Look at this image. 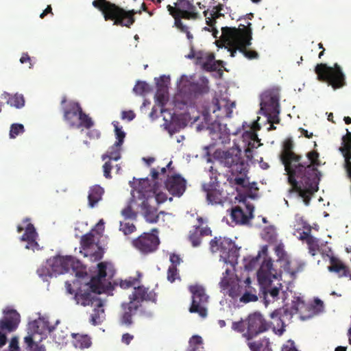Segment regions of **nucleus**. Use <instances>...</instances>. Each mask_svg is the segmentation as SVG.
<instances>
[{
	"instance_id": "1",
	"label": "nucleus",
	"mask_w": 351,
	"mask_h": 351,
	"mask_svg": "<svg viewBox=\"0 0 351 351\" xmlns=\"http://www.w3.org/2000/svg\"><path fill=\"white\" fill-rule=\"evenodd\" d=\"M294 143L291 138L283 143L280 158L288 175L291 186L290 192H297L304 204H309L311 195L318 191L321 173L318 167L321 165L319 154L316 150L308 152L304 158L293 152Z\"/></svg>"
},
{
	"instance_id": "2",
	"label": "nucleus",
	"mask_w": 351,
	"mask_h": 351,
	"mask_svg": "<svg viewBox=\"0 0 351 351\" xmlns=\"http://www.w3.org/2000/svg\"><path fill=\"white\" fill-rule=\"evenodd\" d=\"M251 25V23H248L247 26L241 24L238 28L228 27L221 28V37L230 46L228 51L230 52L231 57H234L237 51L239 50L250 60L258 58V53L256 51L247 49V47L251 45L252 38Z\"/></svg>"
},
{
	"instance_id": "3",
	"label": "nucleus",
	"mask_w": 351,
	"mask_h": 351,
	"mask_svg": "<svg viewBox=\"0 0 351 351\" xmlns=\"http://www.w3.org/2000/svg\"><path fill=\"white\" fill-rule=\"evenodd\" d=\"M93 5L101 12L106 21H112L114 25L130 28L135 23L134 10H126L108 0H94Z\"/></svg>"
},
{
	"instance_id": "4",
	"label": "nucleus",
	"mask_w": 351,
	"mask_h": 351,
	"mask_svg": "<svg viewBox=\"0 0 351 351\" xmlns=\"http://www.w3.org/2000/svg\"><path fill=\"white\" fill-rule=\"evenodd\" d=\"M257 278L259 284L264 287L263 294L265 305L277 300L279 298L278 295L282 285L279 283V287H269L272 280L276 278V271L273 268L271 258H266L262 263L257 271Z\"/></svg>"
},
{
	"instance_id": "5",
	"label": "nucleus",
	"mask_w": 351,
	"mask_h": 351,
	"mask_svg": "<svg viewBox=\"0 0 351 351\" xmlns=\"http://www.w3.org/2000/svg\"><path fill=\"white\" fill-rule=\"evenodd\" d=\"M65 287L68 293L74 295L73 299L77 304L83 306H101V300L97 295L99 293L93 290L90 282L81 285L77 280H74L73 284L66 281Z\"/></svg>"
},
{
	"instance_id": "6",
	"label": "nucleus",
	"mask_w": 351,
	"mask_h": 351,
	"mask_svg": "<svg viewBox=\"0 0 351 351\" xmlns=\"http://www.w3.org/2000/svg\"><path fill=\"white\" fill-rule=\"evenodd\" d=\"M213 157L223 167L231 168L232 172L241 174L246 171V165L241 157V150L238 147H232L226 151L217 149Z\"/></svg>"
},
{
	"instance_id": "7",
	"label": "nucleus",
	"mask_w": 351,
	"mask_h": 351,
	"mask_svg": "<svg viewBox=\"0 0 351 351\" xmlns=\"http://www.w3.org/2000/svg\"><path fill=\"white\" fill-rule=\"evenodd\" d=\"M315 73L319 81L327 82L334 89L346 85L345 75L337 63H335L333 66H329L325 63L317 64L315 67Z\"/></svg>"
},
{
	"instance_id": "8",
	"label": "nucleus",
	"mask_w": 351,
	"mask_h": 351,
	"mask_svg": "<svg viewBox=\"0 0 351 351\" xmlns=\"http://www.w3.org/2000/svg\"><path fill=\"white\" fill-rule=\"evenodd\" d=\"M209 81L204 77H200L195 82L191 81L186 76L182 75L178 85L179 94L188 99L197 98L210 90Z\"/></svg>"
},
{
	"instance_id": "9",
	"label": "nucleus",
	"mask_w": 351,
	"mask_h": 351,
	"mask_svg": "<svg viewBox=\"0 0 351 351\" xmlns=\"http://www.w3.org/2000/svg\"><path fill=\"white\" fill-rule=\"evenodd\" d=\"M64 120L71 128H80L81 127L90 129L94 122L92 119L84 112L78 102L71 101L64 107Z\"/></svg>"
},
{
	"instance_id": "10",
	"label": "nucleus",
	"mask_w": 351,
	"mask_h": 351,
	"mask_svg": "<svg viewBox=\"0 0 351 351\" xmlns=\"http://www.w3.org/2000/svg\"><path fill=\"white\" fill-rule=\"evenodd\" d=\"M280 93L277 88L265 90L261 96V114L270 119L272 123H280Z\"/></svg>"
},
{
	"instance_id": "11",
	"label": "nucleus",
	"mask_w": 351,
	"mask_h": 351,
	"mask_svg": "<svg viewBox=\"0 0 351 351\" xmlns=\"http://www.w3.org/2000/svg\"><path fill=\"white\" fill-rule=\"evenodd\" d=\"M212 253H219L225 263H233L239 256V249L230 239L215 237L210 241Z\"/></svg>"
},
{
	"instance_id": "12",
	"label": "nucleus",
	"mask_w": 351,
	"mask_h": 351,
	"mask_svg": "<svg viewBox=\"0 0 351 351\" xmlns=\"http://www.w3.org/2000/svg\"><path fill=\"white\" fill-rule=\"evenodd\" d=\"M49 265L51 269V274L47 270V272H45L44 268H39L37 270V274L40 276H45L47 274L52 276L60 275L66 273L72 269L75 271L80 265V261L76 260L71 256H56L48 261Z\"/></svg>"
},
{
	"instance_id": "13",
	"label": "nucleus",
	"mask_w": 351,
	"mask_h": 351,
	"mask_svg": "<svg viewBox=\"0 0 351 351\" xmlns=\"http://www.w3.org/2000/svg\"><path fill=\"white\" fill-rule=\"evenodd\" d=\"M192 294V302L189 307V312L197 313L201 317L206 318L208 315L206 304L208 302V295L205 289L199 285H191L189 287Z\"/></svg>"
},
{
	"instance_id": "14",
	"label": "nucleus",
	"mask_w": 351,
	"mask_h": 351,
	"mask_svg": "<svg viewBox=\"0 0 351 351\" xmlns=\"http://www.w3.org/2000/svg\"><path fill=\"white\" fill-rule=\"evenodd\" d=\"M270 327L271 323L267 322L261 313L250 314L247 318V330L243 334V337L250 341L259 334L268 330Z\"/></svg>"
},
{
	"instance_id": "15",
	"label": "nucleus",
	"mask_w": 351,
	"mask_h": 351,
	"mask_svg": "<svg viewBox=\"0 0 351 351\" xmlns=\"http://www.w3.org/2000/svg\"><path fill=\"white\" fill-rule=\"evenodd\" d=\"M48 328L44 319L34 320L28 324V335L24 338L26 348L30 351H45L43 345H39L35 342V335H41Z\"/></svg>"
},
{
	"instance_id": "16",
	"label": "nucleus",
	"mask_w": 351,
	"mask_h": 351,
	"mask_svg": "<svg viewBox=\"0 0 351 351\" xmlns=\"http://www.w3.org/2000/svg\"><path fill=\"white\" fill-rule=\"evenodd\" d=\"M175 6L167 5V10L173 17H182L187 20H196L199 19V14L196 11V7L193 5V1L178 0Z\"/></svg>"
},
{
	"instance_id": "17",
	"label": "nucleus",
	"mask_w": 351,
	"mask_h": 351,
	"mask_svg": "<svg viewBox=\"0 0 351 351\" xmlns=\"http://www.w3.org/2000/svg\"><path fill=\"white\" fill-rule=\"evenodd\" d=\"M82 250L80 252L86 257H89L93 262L100 261L104 256V250L95 243V236L89 232L82 237L80 241Z\"/></svg>"
},
{
	"instance_id": "18",
	"label": "nucleus",
	"mask_w": 351,
	"mask_h": 351,
	"mask_svg": "<svg viewBox=\"0 0 351 351\" xmlns=\"http://www.w3.org/2000/svg\"><path fill=\"white\" fill-rule=\"evenodd\" d=\"M227 0H212L209 8L204 11V16L206 19V24L212 28L213 35L217 38L219 32L215 28L216 20L221 16H223L227 12L228 8H224V3Z\"/></svg>"
},
{
	"instance_id": "19",
	"label": "nucleus",
	"mask_w": 351,
	"mask_h": 351,
	"mask_svg": "<svg viewBox=\"0 0 351 351\" xmlns=\"http://www.w3.org/2000/svg\"><path fill=\"white\" fill-rule=\"evenodd\" d=\"M5 314L4 317L0 320V348L6 343L5 333L14 331L20 322V315L16 310H8Z\"/></svg>"
},
{
	"instance_id": "20",
	"label": "nucleus",
	"mask_w": 351,
	"mask_h": 351,
	"mask_svg": "<svg viewBox=\"0 0 351 351\" xmlns=\"http://www.w3.org/2000/svg\"><path fill=\"white\" fill-rule=\"evenodd\" d=\"M160 243L159 238L154 234L143 233L132 241L133 246L143 254L156 251Z\"/></svg>"
},
{
	"instance_id": "21",
	"label": "nucleus",
	"mask_w": 351,
	"mask_h": 351,
	"mask_svg": "<svg viewBox=\"0 0 351 351\" xmlns=\"http://www.w3.org/2000/svg\"><path fill=\"white\" fill-rule=\"evenodd\" d=\"M130 301L134 302L139 308L141 306L143 302H156V293L154 290H150L149 288L145 287L139 284L134 287V289L131 295L129 296Z\"/></svg>"
},
{
	"instance_id": "22",
	"label": "nucleus",
	"mask_w": 351,
	"mask_h": 351,
	"mask_svg": "<svg viewBox=\"0 0 351 351\" xmlns=\"http://www.w3.org/2000/svg\"><path fill=\"white\" fill-rule=\"evenodd\" d=\"M165 185L171 195L180 197L186 191V180L180 174L168 175Z\"/></svg>"
},
{
	"instance_id": "23",
	"label": "nucleus",
	"mask_w": 351,
	"mask_h": 351,
	"mask_svg": "<svg viewBox=\"0 0 351 351\" xmlns=\"http://www.w3.org/2000/svg\"><path fill=\"white\" fill-rule=\"evenodd\" d=\"M289 313L291 315L299 313L302 319L311 317L315 313V306L304 302L300 297H294L291 301Z\"/></svg>"
},
{
	"instance_id": "24",
	"label": "nucleus",
	"mask_w": 351,
	"mask_h": 351,
	"mask_svg": "<svg viewBox=\"0 0 351 351\" xmlns=\"http://www.w3.org/2000/svg\"><path fill=\"white\" fill-rule=\"evenodd\" d=\"M147 185H149V180L147 178L142 180L139 182V189L136 190V192L140 195H143V193L145 195H149L150 200L154 197L158 204L164 203L167 200V194L163 192L158 191L156 183H155L152 187L149 186L148 189H147ZM147 195H145V197Z\"/></svg>"
},
{
	"instance_id": "25",
	"label": "nucleus",
	"mask_w": 351,
	"mask_h": 351,
	"mask_svg": "<svg viewBox=\"0 0 351 351\" xmlns=\"http://www.w3.org/2000/svg\"><path fill=\"white\" fill-rule=\"evenodd\" d=\"M197 220V224L193 226L189 231L188 237L193 247H197L200 245L202 237L210 235L212 232L210 228L208 226L201 228L204 223L202 217H198Z\"/></svg>"
},
{
	"instance_id": "26",
	"label": "nucleus",
	"mask_w": 351,
	"mask_h": 351,
	"mask_svg": "<svg viewBox=\"0 0 351 351\" xmlns=\"http://www.w3.org/2000/svg\"><path fill=\"white\" fill-rule=\"evenodd\" d=\"M254 208L251 204L245 205V210L240 206H236L232 208L231 219L236 223L245 224L253 217Z\"/></svg>"
},
{
	"instance_id": "27",
	"label": "nucleus",
	"mask_w": 351,
	"mask_h": 351,
	"mask_svg": "<svg viewBox=\"0 0 351 351\" xmlns=\"http://www.w3.org/2000/svg\"><path fill=\"white\" fill-rule=\"evenodd\" d=\"M219 187L218 183L215 182L203 185V189L206 193L207 201L213 205L223 204L225 201L223 193L219 189Z\"/></svg>"
},
{
	"instance_id": "28",
	"label": "nucleus",
	"mask_w": 351,
	"mask_h": 351,
	"mask_svg": "<svg viewBox=\"0 0 351 351\" xmlns=\"http://www.w3.org/2000/svg\"><path fill=\"white\" fill-rule=\"evenodd\" d=\"M143 193V195H140L139 197L143 199L141 207L143 211V216L147 221L151 223H157L159 219V215L157 214L158 209L150 204V195Z\"/></svg>"
},
{
	"instance_id": "29",
	"label": "nucleus",
	"mask_w": 351,
	"mask_h": 351,
	"mask_svg": "<svg viewBox=\"0 0 351 351\" xmlns=\"http://www.w3.org/2000/svg\"><path fill=\"white\" fill-rule=\"evenodd\" d=\"M38 234L32 223H28L25 228V233L21 236V240L26 241V249L32 250L33 251L40 249L39 244L36 241Z\"/></svg>"
},
{
	"instance_id": "30",
	"label": "nucleus",
	"mask_w": 351,
	"mask_h": 351,
	"mask_svg": "<svg viewBox=\"0 0 351 351\" xmlns=\"http://www.w3.org/2000/svg\"><path fill=\"white\" fill-rule=\"evenodd\" d=\"M97 267L98 274L97 276L92 277L90 282L93 290L101 293L104 291V285L102 280L107 276V263L106 262H101L97 265Z\"/></svg>"
},
{
	"instance_id": "31",
	"label": "nucleus",
	"mask_w": 351,
	"mask_h": 351,
	"mask_svg": "<svg viewBox=\"0 0 351 351\" xmlns=\"http://www.w3.org/2000/svg\"><path fill=\"white\" fill-rule=\"evenodd\" d=\"M287 313V309L278 308L270 314L271 318L276 322V326H274L273 328V330L276 335H282L285 331V324L283 321V318Z\"/></svg>"
},
{
	"instance_id": "32",
	"label": "nucleus",
	"mask_w": 351,
	"mask_h": 351,
	"mask_svg": "<svg viewBox=\"0 0 351 351\" xmlns=\"http://www.w3.org/2000/svg\"><path fill=\"white\" fill-rule=\"evenodd\" d=\"M122 307L124 312L121 319V324L130 326L132 324V316L136 314L139 307L130 301L128 303L123 304Z\"/></svg>"
},
{
	"instance_id": "33",
	"label": "nucleus",
	"mask_w": 351,
	"mask_h": 351,
	"mask_svg": "<svg viewBox=\"0 0 351 351\" xmlns=\"http://www.w3.org/2000/svg\"><path fill=\"white\" fill-rule=\"evenodd\" d=\"M106 158H109V161H107L103 165L104 176L106 178H111L110 171L112 169V165L110 160L117 161L121 158V154L119 150L117 151H108L107 154L102 156L103 160Z\"/></svg>"
},
{
	"instance_id": "34",
	"label": "nucleus",
	"mask_w": 351,
	"mask_h": 351,
	"mask_svg": "<svg viewBox=\"0 0 351 351\" xmlns=\"http://www.w3.org/2000/svg\"><path fill=\"white\" fill-rule=\"evenodd\" d=\"M104 193V189L99 185H94L91 186L88 191V200L90 207H95L97 204L101 200Z\"/></svg>"
},
{
	"instance_id": "35",
	"label": "nucleus",
	"mask_w": 351,
	"mask_h": 351,
	"mask_svg": "<svg viewBox=\"0 0 351 351\" xmlns=\"http://www.w3.org/2000/svg\"><path fill=\"white\" fill-rule=\"evenodd\" d=\"M1 98L6 100V103L10 106L16 108H21L25 105V99L21 94L16 93L12 95L8 93L4 92L1 95Z\"/></svg>"
},
{
	"instance_id": "36",
	"label": "nucleus",
	"mask_w": 351,
	"mask_h": 351,
	"mask_svg": "<svg viewBox=\"0 0 351 351\" xmlns=\"http://www.w3.org/2000/svg\"><path fill=\"white\" fill-rule=\"evenodd\" d=\"M93 312L90 315V322L96 326L100 324L105 319V311L104 308V302L101 300V306H92Z\"/></svg>"
},
{
	"instance_id": "37",
	"label": "nucleus",
	"mask_w": 351,
	"mask_h": 351,
	"mask_svg": "<svg viewBox=\"0 0 351 351\" xmlns=\"http://www.w3.org/2000/svg\"><path fill=\"white\" fill-rule=\"evenodd\" d=\"M73 344L77 348H87L91 344L90 338L86 335L72 334Z\"/></svg>"
},
{
	"instance_id": "38",
	"label": "nucleus",
	"mask_w": 351,
	"mask_h": 351,
	"mask_svg": "<svg viewBox=\"0 0 351 351\" xmlns=\"http://www.w3.org/2000/svg\"><path fill=\"white\" fill-rule=\"evenodd\" d=\"M134 197V195H133L127 206L121 212V215L125 219H135L137 217V213L134 210V206L136 204Z\"/></svg>"
},
{
	"instance_id": "39",
	"label": "nucleus",
	"mask_w": 351,
	"mask_h": 351,
	"mask_svg": "<svg viewBox=\"0 0 351 351\" xmlns=\"http://www.w3.org/2000/svg\"><path fill=\"white\" fill-rule=\"evenodd\" d=\"M330 265L328 267L330 271L335 273L343 271V273L345 274L346 266L338 258L331 256L330 257Z\"/></svg>"
},
{
	"instance_id": "40",
	"label": "nucleus",
	"mask_w": 351,
	"mask_h": 351,
	"mask_svg": "<svg viewBox=\"0 0 351 351\" xmlns=\"http://www.w3.org/2000/svg\"><path fill=\"white\" fill-rule=\"evenodd\" d=\"M197 62L203 64L204 67H208L209 62L214 60L213 54H207L202 51H196Z\"/></svg>"
},
{
	"instance_id": "41",
	"label": "nucleus",
	"mask_w": 351,
	"mask_h": 351,
	"mask_svg": "<svg viewBox=\"0 0 351 351\" xmlns=\"http://www.w3.org/2000/svg\"><path fill=\"white\" fill-rule=\"evenodd\" d=\"M112 125L114 128L115 135L117 141L114 144V147H121L123 143L125 137V133L122 130L121 127H119V123L118 121H113Z\"/></svg>"
},
{
	"instance_id": "42",
	"label": "nucleus",
	"mask_w": 351,
	"mask_h": 351,
	"mask_svg": "<svg viewBox=\"0 0 351 351\" xmlns=\"http://www.w3.org/2000/svg\"><path fill=\"white\" fill-rule=\"evenodd\" d=\"M221 110L220 101L218 98H213L212 102L208 104L204 108V112L208 115L215 114Z\"/></svg>"
},
{
	"instance_id": "43",
	"label": "nucleus",
	"mask_w": 351,
	"mask_h": 351,
	"mask_svg": "<svg viewBox=\"0 0 351 351\" xmlns=\"http://www.w3.org/2000/svg\"><path fill=\"white\" fill-rule=\"evenodd\" d=\"M264 341L265 342V349L270 351L271 349L269 348V342L267 339L255 341H248L247 346L251 351H261L263 346Z\"/></svg>"
},
{
	"instance_id": "44",
	"label": "nucleus",
	"mask_w": 351,
	"mask_h": 351,
	"mask_svg": "<svg viewBox=\"0 0 351 351\" xmlns=\"http://www.w3.org/2000/svg\"><path fill=\"white\" fill-rule=\"evenodd\" d=\"M306 243L308 245V252L314 256L319 250L318 239L312 236Z\"/></svg>"
},
{
	"instance_id": "45",
	"label": "nucleus",
	"mask_w": 351,
	"mask_h": 351,
	"mask_svg": "<svg viewBox=\"0 0 351 351\" xmlns=\"http://www.w3.org/2000/svg\"><path fill=\"white\" fill-rule=\"evenodd\" d=\"M25 132L24 125L21 123H12L10 125L9 136L10 138H15L19 134Z\"/></svg>"
},
{
	"instance_id": "46",
	"label": "nucleus",
	"mask_w": 351,
	"mask_h": 351,
	"mask_svg": "<svg viewBox=\"0 0 351 351\" xmlns=\"http://www.w3.org/2000/svg\"><path fill=\"white\" fill-rule=\"evenodd\" d=\"M149 85L146 82L141 81H138L133 88V91L140 95L149 92Z\"/></svg>"
},
{
	"instance_id": "47",
	"label": "nucleus",
	"mask_w": 351,
	"mask_h": 351,
	"mask_svg": "<svg viewBox=\"0 0 351 351\" xmlns=\"http://www.w3.org/2000/svg\"><path fill=\"white\" fill-rule=\"evenodd\" d=\"M140 284V280L136 278H129L125 280H121L120 282V287L123 289H129L130 287H136Z\"/></svg>"
},
{
	"instance_id": "48",
	"label": "nucleus",
	"mask_w": 351,
	"mask_h": 351,
	"mask_svg": "<svg viewBox=\"0 0 351 351\" xmlns=\"http://www.w3.org/2000/svg\"><path fill=\"white\" fill-rule=\"evenodd\" d=\"M232 329L237 332L244 333L247 330V319L245 320H240L239 322H233Z\"/></svg>"
},
{
	"instance_id": "49",
	"label": "nucleus",
	"mask_w": 351,
	"mask_h": 351,
	"mask_svg": "<svg viewBox=\"0 0 351 351\" xmlns=\"http://www.w3.org/2000/svg\"><path fill=\"white\" fill-rule=\"evenodd\" d=\"M202 339L200 336L193 335L189 341L190 346L192 348V351H195L199 347L202 348Z\"/></svg>"
},
{
	"instance_id": "50",
	"label": "nucleus",
	"mask_w": 351,
	"mask_h": 351,
	"mask_svg": "<svg viewBox=\"0 0 351 351\" xmlns=\"http://www.w3.org/2000/svg\"><path fill=\"white\" fill-rule=\"evenodd\" d=\"M242 287L238 283H232L228 289V295L232 298H237L240 295Z\"/></svg>"
},
{
	"instance_id": "51",
	"label": "nucleus",
	"mask_w": 351,
	"mask_h": 351,
	"mask_svg": "<svg viewBox=\"0 0 351 351\" xmlns=\"http://www.w3.org/2000/svg\"><path fill=\"white\" fill-rule=\"evenodd\" d=\"M136 230L135 226L132 223H120V230H121L124 234H130L134 232Z\"/></svg>"
},
{
	"instance_id": "52",
	"label": "nucleus",
	"mask_w": 351,
	"mask_h": 351,
	"mask_svg": "<svg viewBox=\"0 0 351 351\" xmlns=\"http://www.w3.org/2000/svg\"><path fill=\"white\" fill-rule=\"evenodd\" d=\"M258 300V297L255 293L250 291H246L240 298V301L243 303H248L250 302H256Z\"/></svg>"
},
{
	"instance_id": "53",
	"label": "nucleus",
	"mask_w": 351,
	"mask_h": 351,
	"mask_svg": "<svg viewBox=\"0 0 351 351\" xmlns=\"http://www.w3.org/2000/svg\"><path fill=\"white\" fill-rule=\"evenodd\" d=\"M177 278H179L177 267H169L167 270V280L171 282H173Z\"/></svg>"
},
{
	"instance_id": "54",
	"label": "nucleus",
	"mask_w": 351,
	"mask_h": 351,
	"mask_svg": "<svg viewBox=\"0 0 351 351\" xmlns=\"http://www.w3.org/2000/svg\"><path fill=\"white\" fill-rule=\"evenodd\" d=\"M276 255L278 257V261H283L287 258V253L284 249L282 244H278L276 246L275 249Z\"/></svg>"
},
{
	"instance_id": "55",
	"label": "nucleus",
	"mask_w": 351,
	"mask_h": 351,
	"mask_svg": "<svg viewBox=\"0 0 351 351\" xmlns=\"http://www.w3.org/2000/svg\"><path fill=\"white\" fill-rule=\"evenodd\" d=\"M169 82V78L166 77L165 76H162L160 78V80L157 82V95L158 97H160V92L164 91L165 88H167V83Z\"/></svg>"
},
{
	"instance_id": "56",
	"label": "nucleus",
	"mask_w": 351,
	"mask_h": 351,
	"mask_svg": "<svg viewBox=\"0 0 351 351\" xmlns=\"http://www.w3.org/2000/svg\"><path fill=\"white\" fill-rule=\"evenodd\" d=\"M263 238L269 243L275 242L276 240V234L274 230L271 228L265 230Z\"/></svg>"
},
{
	"instance_id": "57",
	"label": "nucleus",
	"mask_w": 351,
	"mask_h": 351,
	"mask_svg": "<svg viewBox=\"0 0 351 351\" xmlns=\"http://www.w3.org/2000/svg\"><path fill=\"white\" fill-rule=\"evenodd\" d=\"M169 261L171 265L169 267H177L182 262L180 255L173 253L170 254Z\"/></svg>"
},
{
	"instance_id": "58",
	"label": "nucleus",
	"mask_w": 351,
	"mask_h": 351,
	"mask_svg": "<svg viewBox=\"0 0 351 351\" xmlns=\"http://www.w3.org/2000/svg\"><path fill=\"white\" fill-rule=\"evenodd\" d=\"M175 20V25L182 32L186 33L189 32V27L184 25L182 21V17H173Z\"/></svg>"
},
{
	"instance_id": "59",
	"label": "nucleus",
	"mask_w": 351,
	"mask_h": 351,
	"mask_svg": "<svg viewBox=\"0 0 351 351\" xmlns=\"http://www.w3.org/2000/svg\"><path fill=\"white\" fill-rule=\"evenodd\" d=\"M136 117V114L132 110L122 111L121 119H126L128 121H132Z\"/></svg>"
},
{
	"instance_id": "60",
	"label": "nucleus",
	"mask_w": 351,
	"mask_h": 351,
	"mask_svg": "<svg viewBox=\"0 0 351 351\" xmlns=\"http://www.w3.org/2000/svg\"><path fill=\"white\" fill-rule=\"evenodd\" d=\"M259 119H260V117H257V119L256 121H254L252 124L251 129L253 131V132L252 133V139L258 138L257 134L255 132L261 129V126H260L259 123H258Z\"/></svg>"
},
{
	"instance_id": "61",
	"label": "nucleus",
	"mask_w": 351,
	"mask_h": 351,
	"mask_svg": "<svg viewBox=\"0 0 351 351\" xmlns=\"http://www.w3.org/2000/svg\"><path fill=\"white\" fill-rule=\"evenodd\" d=\"M9 351H20L17 337H13L10 343Z\"/></svg>"
},
{
	"instance_id": "62",
	"label": "nucleus",
	"mask_w": 351,
	"mask_h": 351,
	"mask_svg": "<svg viewBox=\"0 0 351 351\" xmlns=\"http://www.w3.org/2000/svg\"><path fill=\"white\" fill-rule=\"evenodd\" d=\"M222 101L226 104L224 106V110L226 111V117H231V114L232 112V108L235 107V104L232 102L230 105H228V101H225L224 99H223Z\"/></svg>"
},
{
	"instance_id": "63",
	"label": "nucleus",
	"mask_w": 351,
	"mask_h": 351,
	"mask_svg": "<svg viewBox=\"0 0 351 351\" xmlns=\"http://www.w3.org/2000/svg\"><path fill=\"white\" fill-rule=\"evenodd\" d=\"M133 339L134 336L132 335L125 333L122 335L121 341L126 345H129Z\"/></svg>"
},
{
	"instance_id": "64",
	"label": "nucleus",
	"mask_w": 351,
	"mask_h": 351,
	"mask_svg": "<svg viewBox=\"0 0 351 351\" xmlns=\"http://www.w3.org/2000/svg\"><path fill=\"white\" fill-rule=\"evenodd\" d=\"M100 132L99 130H89L88 132H87V136L90 138H93V139H97L100 137Z\"/></svg>"
}]
</instances>
